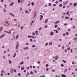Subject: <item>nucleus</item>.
<instances>
[{"label":"nucleus","instance_id":"nucleus-1","mask_svg":"<svg viewBox=\"0 0 77 77\" xmlns=\"http://www.w3.org/2000/svg\"><path fill=\"white\" fill-rule=\"evenodd\" d=\"M19 47V44H18V43H17V44L16 46L15 47L16 50H17V49H18Z\"/></svg>","mask_w":77,"mask_h":77},{"label":"nucleus","instance_id":"nucleus-2","mask_svg":"<svg viewBox=\"0 0 77 77\" xmlns=\"http://www.w3.org/2000/svg\"><path fill=\"white\" fill-rule=\"evenodd\" d=\"M43 18H44V17H43V16L42 15H40V21H41L42 20V19H43Z\"/></svg>","mask_w":77,"mask_h":77},{"label":"nucleus","instance_id":"nucleus-3","mask_svg":"<svg viewBox=\"0 0 77 77\" xmlns=\"http://www.w3.org/2000/svg\"><path fill=\"white\" fill-rule=\"evenodd\" d=\"M23 49L24 50H28L29 49V47L28 46H26V48L23 47Z\"/></svg>","mask_w":77,"mask_h":77},{"label":"nucleus","instance_id":"nucleus-4","mask_svg":"<svg viewBox=\"0 0 77 77\" xmlns=\"http://www.w3.org/2000/svg\"><path fill=\"white\" fill-rule=\"evenodd\" d=\"M68 3V1H66L63 2V3L64 4V5H66Z\"/></svg>","mask_w":77,"mask_h":77},{"label":"nucleus","instance_id":"nucleus-5","mask_svg":"<svg viewBox=\"0 0 77 77\" xmlns=\"http://www.w3.org/2000/svg\"><path fill=\"white\" fill-rule=\"evenodd\" d=\"M5 35H6L5 34V35H1L0 36V38L2 39V38H3L5 36Z\"/></svg>","mask_w":77,"mask_h":77},{"label":"nucleus","instance_id":"nucleus-6","mask_svg":"<svg viewBox=\"0 0 77 77\" xmlns=\"http://www.w3.org/2000/svg\"><path fill=\"white\" fill-rule=\"evenodd\" d=\"M35 33L37 36H38V31H35Z\"/></svg>","mask_w":77,"mask_h":77},{"label":"nucleus","instance_id":"nucleus-7","mask_svg":"<svg viewBox=\"0 0 77 77\" xmlns=\"http://www.w3.org/2000/svg\"><path fill=\"white\" fill-rule=\"evenodd\" d=\"M50 35L51 36H53V35H54V32H51L50 33Z\"/></svg>","mask_w":77,"mask_h":77},{"label":"nucleus","instance_id":"nucleus-8","mask_svg":"<svg viewBox=\"0 0 77 77\" xmlns=\"http://www.w3.org/2000/svg\"><path fill=\"white\" fill-rule=\"evenodd\" d=\"M48 21V19H46L45 21V23H47Z\"/></svg>","mask_w":77,"mask_h":77},{"label":"nucleus","instance_id":"nucleus-9","mask_svg":"<svg viewBox=\"0 0 77 77\" xmlns=\"http://www.w3.org/2000/svg\"><path fill=\"white\" fill-rule=\"evenodd\" d=\"M49 45H50L51 46V45H53V43L52 42H51L49 43Z\"/></svg>","mask_w":77,"mask_h":77},{"label":"nucleus","instance_id":"nucleus-10","mask_svg":"<svg viewBox=\"0 0 77 77\" xmlns=\"http://www.w3.org/2000/svg\"><path fill=\"white\" fill-rule=\"evenodd\" d=\"M24 69V66H22L21 67V70H22V71H23Z\"/></svg>","mask_w":77,"mask_h":77},{"label":"nucleus","instance_id":"nucleus-11","mask_svg":"<svg viewBox=\"0 0 77 77\" xmlns=\"http://www.w3.org/2000/svg\"><path fill=\"white\" fill-rule=\"evenodd\" d=\"M36 11H35L34 15V18H35V17H36Z\"/></svg>","mask_w":77,"mask_h":77},{"label":"nucleus","instance_id":"nucleus-12","mask_svg":"<svg viewBox=\"0 0 77 77\" xmlns=\"http://www.w3.org/2000/svg\"><path fill=\"white\" fill-rule=\"evenodd\" d=\"M57 59H58V56L57 55L55 57V60H57Z\"/></svg>","mask_w":77,"mask_h":77},{"label":"nucleus","instance_id":"nucleus-13","mask_svg":"<svg viewBox=\"0 0 77 77\" xmlns=\"http://www.w3.org/2000/svg\"><path fill=\"white\" fill-rule=\"evenodd\" d=\"M74 41H77V37H75L73 38Z\"/></svg>","mask_w":77,"mask_h":77},{"label":"nucleus","instance_id":"nucleus-14","mask_svg":"<svg viewBox=\"0 0 77 77\" xmlns=\"http://www.w3.org/2000/svg\"><path fill=\"white\" fill-rule=\"evenodd\" d=\"M34 73H35V74H36V73H37V71L36 69L34 70Z\"/></svg>","mask_w":77,"mask_h":77},{"label":"nucleus","instance_id":"nucleus-15","mask_svg":"<svg viewBox=\"0 0 77 77\" xmlns=\"http://www.w3.org/2000/svg\"><path fill=\"white\" fill-rule=\"evenodd\" d=\"M10 15H12V16H13V17H15V16H14V15L13 14H12V13H9Z\"/></svg>","mask_w":77,"mask_h":77},{"label":"nucleus","instance_id":"nucleus-16","mask_svg":"<svg viewBox=\"0 0 77 77\" xmlns=\"http://www.w3.org/2000/svg\"><path fill=\"white\" fill-rule=\"evenodd\" d=\"M61 76L62 77H66V76L65 75H63V74H62L61 75Z\"/></svg>","mask_w":77,"mask_h":77},{"label":"nucleus","instance_id":"nucleus-17","mask_svg":"<svg viewBox=\"0 0 77 77\" xmlns=\"http://www.w3.org/2000/svg\"><path fill=\"white\" fill-rule=\"evenodd\" d=\"M31 5L32 6H33L34 5V2H32L31 3Z\"/></svg>","mask_w":77,"mask_h":77},{"label":"nucleus","instance_id":"nucleus-18","mask_svg":"<svg viewBox=\"0 0 77 77\" xmlns=\"http://www.w3.org/2000/svg\"><path fill=\"white\" fill-rule=\"evenodd\" d=\"M74 6L75 7L76 6H77V3H75L73 4Z\"/></svg>","mask_w":77,"mask_h":77},{"label":"nucleus","instance_id":"nucleus-19","mask_svg":"<svg viewBox=\"0 0 77 77\" xmlns=\"http://www.w3.org/2000/svg\"><path fill=\"white\" fill-rule=\"evenodd\" d=\"M23 64H24V62L23 61H22L20 63V65H23Z\"/></svg>","mask_w":77,"mask_h":77},{"label":"nucleus","instance_id":"nucleus-20","mask_svg":"<svg viewBox=\"0 0 77 77\" xmlns=\"http://www.w3.org/2000/svg\"><path fill=\"white\" fill-rule=\"evenodd\" d=\"M69 12H70L69 11H68L67 12V13H66V15H68L69 14Z\"/></svg>","mask_w":77,"mask_h":77},{"label":"nucleus","instance_id":"nucleus-21","mask_svg":"<svg viewBox=\"0 0 77 77\" xmlns=\"http://www.w3.org/2000/svg\"><path fill=\"white\" fill-rule=\"evenodd\" d=\"M14 5V2H11L10 4V6H12V5Z\"/></svg>","mask_w":77,"mask_h":77},{"label":"nucleus","instance_id":"nucleus-22","mask_svg":"<svg viewBox=\"0 0 77 77\" xmlns=\"http://www.w3.org/2000/svg\"><path fill=\"white\" fill-rule=\"evenodd\" d=\"M62 62H64V63H65L66 62V60H62Z\"/></svg>","mask_w":77,"mask_h":77},{"label":"nucleus","instance_id":"nucleus-23","mask_svg":"<svg viewBox=\"0 0 77 77\" xmlns=\"http://www.w3.org/2000/svg\"><path fill=\"white\" fill-rule=\"evenodd\" d=\"M65 19H66V20H67V19H69V17H65Z\"/></svg>","mask_w":77,"mask_h":77},{"label":"nucleus","instance_id":"nucleus-24","mask_svg":"<svg viewBox=\"0 0 77 77\" xmlns=\"http://www.w3.org/2000/svg\"><path fill=\"white\" fill-rule=\"evenodd\" d=\"M10 72L11 74H13V69H11V70Z\"/></svg>","mask_w":77,"mask_h":77},{"label":"nucleus","instance_id":"nucleus-25","mask_svg":"<svg viewBox=\"0 0 77 77\" xmlns=\"http://www.w3.org/2000/svg\"><path fill=\"white\" fill-rule=\"evenodd\" d=\"M28 38H32V36L30 35H28Z\"/></svg>","mask_w":77,"mask_h":77},{"label":"nucleus","instance_id":"nucleus-26","mask_svg":"<svg viewBox=\"0 0 77 77\" xmlns=\"http://www.w3.org/2000/svg\"><path fill=\"white\" fill-rule=\"evenodd\" d=\"M1 72L2 73H5V71H4L3 70H2L1 71Z\"/></svg>","mask_w":77,"mask_h":77},{"label":"nucleus","instance_id":"nucleus-27","mask_svg":"<svg viewBox=\"0 0 77 77\" xmlns=\"http://www.w3.org/2000/svg\"><path fill=\"white\" fill-rule=\"evenodd\" d=\"M16 56V53H14V56H13V57H15Z\"/></svg>","mask_w":77,"mask_h":77},{"label":"nucleus","instance_id":"nucleus-28","mask_svg":"<svg viewBox=\"0 0 77 77\" xmlns=\"http://www.w3.org/2000/svg\"><path fill=\"white\" fill-rule=\"evenodd\" d=\"M32 35L33 36H35V32H32Z\"/></svg>","mask_w":77,"mask_h":77},{"label":"nucleus","instance_id":"nucleus-29","mask_svg":"<svg viewBox=\"0 0 77 77\" xmlns=\"http://www.w3.org/2000/svg\"><path fill=\"white\" fill-rule=\"evenodd\" d=\"M19 36L18 35H17L16 36V39H18V38Z\"/></svg>","mask_w":77,"mask_h":77},{"label":"nucleus","instance_id":"nucleus-30","mask_svg":"<svg viewBox=\"0 0 77 77\" xmlns=\"http://www.w3.org/2000/svg\"><path fill=\"white\" fill-rule=\"evenodd\" d=\"M72 4H73L72 3H70L69 4V6H71L72 5Z\"/></svg>","mask_w":77,"mask_h":77},{"label":"nucleus","instance_id":"nucleus-31","mask_svg":"<svg viewBox=\"0 0 77 77\" xmlns=\"http://www.w3.org/2000/svg\"><path fill=\"white\" fill-rule=\"evenodd\" d=\"M42 30V27H40L39 29H38V30Z\"/></svg>","mask_w":77,"mask_h":77},{"label":"nucleus","instance_id":"nucleus-32","mask_svg":"<svg viewBox=\"0 0 77 77\" xmlns=\"http://www.w3.org/2000/svg\"><path fill=\"white\" fill-rule=\"evenodd\" d=\"M54 32H56V33H58V31L57 30H54Z\"/></svg>","mask_w":77,"mask_h":77},{"label":"nucleus","instance_id":"nucleus-33","mask_svg":"<svg viewBox=\"0 0 77 77\" xmlns=\"http://www.w3.org/2000/svg\"><path fill=\"white\" fill-rule=\"evenodd\" d=\"M26 58L27 60H29V57L28 56L26 57Z\"/></svg>","mask_w":77,"mask_h":77},{"label":"nucleus","instance_id":"nucleus-34","mask_svg":"<svg viewBox=\"0 0 77 77\" xmlns=\"http://www.w3.org/2000/svg\"><path fill=\"white\" fill-rule=\"evenodd\" d=\"M25 13L26 14H28V11H27V10H26Z\"/></svg>","mask_w":77,"mask_h":77},{"label":"nucleus","instance_id":"nucleus-35","mask_svg":"<svg viewBox=\"0 0 77 77\" xmlns=\"http://www.w3.org/2000/svg\"><path fill=\"white\" fill-rule=\"evenodd\" d=\"M48 5L49 6H51V3H49L48 4Z\"/></svg>","mask_w":77,"mask_h":77},{"label":"nucleus","instance_id":"nucleus-36","mask_svg":"<svg viewBox=\"0 0 77 77\" xmlns=\"http://www.w3.org/2000/svg\"><path fill=\"white\" fill-rule=\"evenodd\" d=\"M48 43H46V44H45V45L46 46H47L48 45Z\"/></svg>","mask_w":77,"mask_h":77},{"label":"nucleus","instance_id":"nucleus-37","mask_svg":"<svg viewBox=\"0 0 77 77\" xmlns=\"http://www.w3.org/2000/svg\"><path fill=\"white\" fill-rule=\"evenodd\" d=\"M71 48H70V47H69L67 48L68 50H70V49Z\"/></svg>","mask_w":77,"mask_h":77},{"label":"nucleus","instance_id":"nucleus-38","mask_svg":"<svg viewBox=\"0 0 77 77\" xmlns=\"http://www.w3.org/2000/svg\"><path fill=\"white\" fill-rule=\"evenodd\" d=\"M30 74H33V72H30Z\"/></svg>","mask_w":77,"mask_h":77},{"label":"nucleus","instance_id":"nucleus-39","mask_svg":"<svg viewBox=\"0 0 77 77\" xmlns=\"http://www.w3.org/2000/svg\"><path fill=\"white\" fill-rule=\"evenodd\" d=\"M56 70L55 69L52 70V72H55Z\"/></svg>","mask_w":77,"mask_h":77},{"label":"nucleus","instance_id":"nucleus-40","mask_svg":"<svg viewBox=\"0 0 77 77\" xmlns=\"http://www.w3.org/2000/svg\"><path fill=\"white\" fill-rule=\"evenodd\" d=\"M66 13H63V15H66Z\"/></svg>","mask_w":77,"mask_h":77},{"label":"nucleus","instance_id":"nucleus-41","mask_svg":"<svg viewBox=\"0 0 77 77\" xmlns=\"http://www.w3.org/2000/svg\"><path fill=\"white\" fill-rule=\"evenodd\" d=\"M59 41H60V42L62 41V39L60 38L59 39Z\"/></svg>","mask_w":77,"mask_h":77},{"label":"nucleus","instance_id":"nucleus-42","mask_svg":"<svg viewBox=\"0 0 77 77\" xmlns=\"http://www.w3.org/2000/svg\"><path fill=\"white\" fill-rule=\"evenodd\" d=\"M67 71V69H66L64 71V72L65 73V72H66Z\"/></svg>","mask_w":77,"mask_h":77},{"label":"nucleus","instance_id":"nucleus-43","mask_svg":"<svg viewBox=\"0 0 77 77\" xmlns=\"http://www.w3.org/2000/svg\"><path fill=\"white\" fill-rule=\"evenodd\" d=\"M18 75H19V77H20V76L21 75V74L20 73H19L18 74Z\"/></svg>","mask_w":77,"mask_h":77},{"label":"nucleus","instance_id":"nucleus-44","mask_svg":"<svg viewBox=\"0 0 77 77\" xmlns=\"http://www.w3.org/2000/svg\"><path fill=\"white\" fill-rule=\"evenodd\" d=\"M46 71H48V70H49V69H48V68H47L46 69Z\"/></svg>","mask_w":77,"mask_h":77},{"label":"nucleus","instance_id":"nucleus-45","mask_svg":"<svg viewBox=\"0 0 77 77\" xmlns=\"http://www.w3.org/2000/svg\"><path fill=\"white\" fill-rule=\"evenodd\" d=\"M60 30V28H57V30Z\"/></svg>","mask_w":77,"mask_h":77},{"label":"nucleus","instance_id":"nucleus-46","mask_svg":"<svg viewBox=\"0 0 77 77\" xmlns=\"http://www.w3.org/2000/svg\"><path fill=\"white\" fill-rule=\"evenodd\" d=\"M5 32H6V33H9V34H11V33L9 32L8 31H6Z\"/></svg>","mask_w":77,"mask_h":77},{"label":"nucleus","instance_id":"nucleus-47","mask_svg":"<svg viewBox=\"0 0 77 77\" xmlns=\"http://www.w3.org/2000/svg\"><path fill=\"white\" fill-rule=\"evenodd\" d=\"M9 63L10 64H11V60H9Z\"/></svg>","mask_w":77,"mask_h":77},{"label":"nucleus","instance_id":"nucleus-48","mask_svg":"<svg viewBox=\"0 0 77 77\" xmlns=\"http://www.w3.org/2000/svg\"><path fill=\"white\" fill-rule=\"evenodd\" d=\"M26 68L27 69H29V67H27Z\"/></svg>","mask_w":77,"mask_h":77},{"label":"nucleus","instance_id":"nucleus-49","mask_svg":"<svg viewBox=\"0 0 77 77\" xmlns=\"http://www.w3.org/2000/svg\"><path fill=\"white\" fill-rule=\"evenodd\" d=\"M1 76H2L3 77V74L1 73Z\"/></svg>","mask_w":77,"mask_h":77},{"label":"nucleus","instance_id":"nucleus-50","mask_svg":"<svg viewBox=\"0 0 77 77\" xmlns=\"http://www.w3.org/2000/svg\"><path fill=\"white\" fill-rule=\"evenodd\" d=\"M14 72H16V70L15 69H14Z\"/></svg>","mask_w":77,"mask_h":77},{"label":"nucleus","instance_id":"nucleus-51","mask_svg":"<svg viewBox=\"0 0 77 77\" xmlns=\"http://www.w3.org/2000/svg\"><path fill=\"white\" fill-rule=\"evenodd\" d=\"M60 7H62V4H60L59 5Z\"/></svg>","mask_w":77,"mask_h":77},{"label":"nucleus","instance_id":"nucleus-52","mask_svg":"<svg viewBox=\"0 0 77 77\" xmlns=\"http://www.w3.org/2000/svg\"><path fill=\"white\" fill-rule=\"evenodd\" d=\"M29 67L30 68H32V66L31 65L29 66Z\"/></svg>","mask_w":77,"mask_h":77},{"label":"nucleus","instance_id":"nucleus-53","mask_svg":"<svg viewBox=\"0 0 77 77\" xmlns=\"http://www.w3.org/2000/svg\"><path fill=\"white\" fill-rule=\"evenodd\" d=\"M35 47V45H32V47H33V48H34V47Z\"/></svg>","mask_w":77,"mask_h":77},{"label":"nucleus","instance_id":"nucleus-54","mask_svg":"<svg viewBox=\"0 0 77 77\" xmlns=\"http://www.w3.org/2000/svg\"><path fill=\"white\" fill-rule=\"evenodd\" d=\"M48 66H49L48 64H46V67H48Z\"/></svg>","mask_w":77,"mask_h":77},{"label":"nucleus","instance_id":"nucleus-55","mask_svg":"<svg viewBox=\"0 0 77 77\" xmlns=\"http://www.w3.org/2000/svg\"><path fill=\"white\" fill-rule=\"evenodd\" d=\"M29 45V43H26V45Z\"/></svg>","mask_w":77,"mask_h":77},{"label":"nucleus","instance_id":"nucleus-56","mask_svg":"<svg viewBox=\"0 0 77 77\" xmlns=\"http://www.w3.org/2000/svg\"><path fill=\"white\" fill-rule=\"evenodd\" d=\"M72 64H73L74 65V64H75V63H74V62H72Z\"/></svg>","mask_w":77,"mask_h":77},{"label":"nucleus","instance_id":"nucleus-57","mask_svg":"<svg viewBox=\"0 0 77 77\" xmlns=\"http://www.w3.org/2000/svg\"><path fill=\"white\" fill-rule=\"evenodd\" d=\"M30 41H31V42H33V41L32 40V39L30 38Z\"/></svg>","mask_w":77,"mask_h":77},{"label":"nucleus","instance_id":"nucleus-58","mask_svg":"<svg viewBox=\"0 0 77 77\" xmlns=\"http://www.w3.org/2000/svg\"><path fill=\"white\" fill-rule=\"evenodd\" d=\"M20 2H21V1H20V0H18V2L19 3H20Z\"/></svg>","mask_w":77,"mask_h":77},{"label":"nucleus","instance_id":"nucleus-59","mask_svg":"<svg viewBox=\"0 0 77 77\" xmlns=\"http://www.w3.org/2000/svg\"><path fill=\"white\" fill-rule=\"evenodd\" d=\"M63 66H64V65H63V64H61V66L62 67H63Z\"/></svg>","mask_w":77,"mask_h":77},{"label":"nucleus","instance_id":"nucleus-60","mask_svg":"<svg viewBox=\"0 0 77 77\" xmlns=\"http://www.w3.org/2000/svg\"><path fill=\"white\" fill-rule=\"evenodd\" d=\"M55 3H56V4H58V2H57V1H56L55 2Z\"/></svg>","mask_w":77,"mask_h":77},{"label":"nucleus","instance_id":"nucleus-61","mask_svg":"<svg viewBox=\"0 0 77 77\" xmlns=\"http://www.w3.org/2000/svg\"><path fill=\"white\" fill-rule=\"evenodd\" d=\"M55 28H57V25H55Z\"/></svg>","mask_w":77,"mask_h":77},{"label":"nucleus","instance_id":"nucleus-62","mask_svg":"<svg viewBox=\"0 0 77 77\" xmlns=\"http://www.w3.org/2000/svg\"><path fill=\"white\" fill-rule=\"evenodd\" d=\"M69 45H66V47H69Z\"/></svg>","mask_w":77,"mask_h":77},{"label":"nucleus","instance_id":"nucleus-63","mask_svg":"<svg viewBox=\"0 0 77 77\" xmlns=\"http://www.w3.org/2000/svg\"><path fill=\"white\" fill-rule=\"evenodd\" d=\"M37 37L36 36H34V39H36V38Z\"/></svg>","mask_w":77,"mask_h":77},{"label":"nucleus","instance_id":"nucleus-64","mask_svg":"<svg viewBox=\"0 0 77 77\" xmlns=\"http://www.w3.org/2000/svg\"><path fill=\"white\" fill-rule=\"evenodd\" d=\"M62 18H63V19L64 18V16H61Z\"/></svg>","mask_w":77,"mask_h":77}]
</instances>
